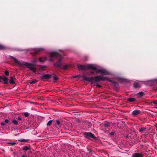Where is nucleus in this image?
<instances>
[{"mask_svg":"<svg viewBox=\"0 0 157 157\" xmlns=\"http://www.w3.org/2000/svg\"><path fill=\"white\" fill-rule=\"evenodd\" d=\"M78 67L79 69L83 70L89 69L95 72L96 75H98L99 73L105 75H107L109 74V72L103 69H99L98 67L96 65L91 64H88L86 65H78Z\"/></svg>","mask_w":157,"mask_h":157,"instance_id":"nucleus-1","label":"nucleus"},{"mask_svg":"<svg viewBox=\"0 0 157 157\" xmlns=\"http://www.w3.org/2000/svg\"><path fill=\"white\" fill-rule=\"evenodd\" d=\"M82 78L84 80L88 81L89 82H93L94 81H95L96 82H99L101 81L108 80L109 82L113 83L115 86H118V83H117L109 79L108 78L106 77H103L101 75L96 76L94 78L93 77H89L87 76H83Z\"/></svg>","mask_w":157,"mask_h":157,"instance_id":"nucleus-2","label":"nucleus"},{"mask_svg":"<svg viewBox=\"0 0 157 157\" xmlns=\"http://www.w3.org/2000/svg\"><path fill=\"white\" fill-rule=\"evenodd\" d=\"M11 57L17 65L21 67H22L23 66H25L29 68L30 70L32 71L33 72L35 73L36 72V68L35 67H32L33 65L32 64L26 62L18 61L17 59L13 56H11Z\"/></svg>","mask_w":157,"mask_h":157,"instance_id":"nucleus-3","label":"nucleus"},{"mask_svg":"<svg viewBox=\"0 0 157 157\" xmlns=\"http://www.w3.org/2000/svg\"><path fill=\"white\" fill-rule=\"evenodd\" d=\"M50 56L51 58V59H49L50 61H52L54 58L60 57V55L56 52L51 53Z\"/></svg>","mask_w":157,"mask_h":157,"instance_id":"nucleus-4","label":"nucleus"},{"mask_svg":"<svg viewBox=\"0 0 157 157\" xmlns=\"http://www.w3.org/2000/svg\"><path fill=\"white\" fill-rule=\"evenodd\" d=\"M55 65L58 67H59L60 68H64L65 69H66L67 68V65H65L64 66H63L62 65L61 63V59H60L58 62L56 63L55 64Z\"/></svg>","mask_w":157,"mask_h":157,"instance_id":"nucleus-5","label":"nucleus"},{"mask_svg":"<svg viewBox=\"0 0 157 157\" xmlns=\"http://www.w3.org/2000/svg\"><path fill=\"white\" fill-rule=\"evenodd\" d=\"M84 135L86 137L90 138V137L95 138L94 135L91 132H85L84 133Z\"/></svg>","mask_w":157,"mask_h":157,"instance_id":"nucleus-6","label":"nucleus"},{"mask_svg":"<svg viewBox=\"0 0 157 157\" xmlns=\"http://www.w3.org/2000/svg\"><path fill=\"white\" fill-rule=\"evenodd\" d=\"M132 157H143V155L141 153H135L132 155Z\"/></svg>","mask_w":157,"mask_h":157,"instance_id":"nucleus-7","label":"nucleus"},{"mask_svg":"<svg viewBox=\"0 0 157 157\" xmlns=\"http://www.w3.org/2000/svg\"><path fill=\"white\" fill-rule=\"evenodd\" d=\"M140 113V111L139 110H134L132 113L133 115L134 116H136L138 115Z\"/></svg>","mask_w":157,"mask_h":157,"instance_id":"nucleus-8","label":"nucleus"},{"mask_svg":"<svg viewBox=\"0 0 157 157\" xmlns=\"http://www.w3.org/2000/svg\"><path fill=\"white\" fill-rule=\"evenodd\" d=\"M2 80H3V81L4 82V83L6 84L7 83L8 81V78L6 77L4 78L2 77Z\"/></svg>","mask_w":157,"mask_h":157,"instance_id":"nucleus-9","label":"nucleus"},{"mask_svg":"<svg viewBox=\"0 0 157 157\" xmlns=\"http://www.w3.org/2000/svg\"><path fill=\"white\" fill-rule=\"evenodd\" d=\"M146 129V128L144 127H142L139 129V131L140 132L143 133L144 132Z\"/></svg>","mask_w":157,"mask_h":157,"instance_id":"nucleus-10","label":"nucleus"},{"mask_svg":"<svg viewBox=\"0 0 157 157\" xmlns=\"http://www.w3.org/2000/svg\"><path fill=\"white\" fill-rule=\"evenodd\" d=\"M9 82L10 83L13 84L15 83V82L14 81V80L13 78H12V77H11L10 79V80L9 81Z\"/></svg>","mask_w":157,"mask_h":157,"instance_id":"nucleus-11","label":"nucleus"},{"mask_svg":"<svg viewBox=\"0 0 157 157\" xmlns=\"http://www.w3.org/2000/svg\"><path fill=\"white\" fill-rule=\"evenodd\" d=\"M128 100L130 102H133L135 101V99L134 98H130L128 99Z\"/></svg>","mask_w":157,"mask_h":157,"instance_id":"nucleus-12","label":"nucleus"},{"mask_svg":"<svg viewBox=\"0 0 157 157\" xmlns=\"http://www.w3.org/2000/svg\"><path fill=\"white\" fill-rule=\"evenodd\" d=\"M43 77L44 78H48L50 77V75H49L46 74V75H44Z\"/></svg>","mask_w":157,"mask_h":157,"instance_id":"nucleus-13","label":"nucleus"},{"mask_svg":"<svg viewBox=\"0 0 157 157\" xmlns=\"http://www.w3.org/2000/svg\"><path fill=\"white\" fill-rule=\"evenodd\" d=\"M6 49V47L0 44V50H4Z\"/></svg>","mask_w":157,"mask_h":157,"instance_id":"nucleus-14","label":"nucleus"},{"mask_svg":"<svg viewBox=\"0 0 157 157\" xmlns=\"http://www.w3.org/2000/svg\"><path fill=\"white\" fill-rule=\"evenodd\" d=\"M52 120L49 121L47 123V126H48V125H51L52 123Z\"/></svg>","mask_w":157,"mask_h":157,"instance_id":"nucleus-15","label":"nucleus"},{"mask_svg":"<svg viewBox=\"0 0 157 157\" xmlns=\"http://www.w3.org/2000/svg\"><path fill=\"white\" fill-rule=\"evenodd\" d=\"M12 122L15 124H17L18 123L17 121L15 120H13L12 121Z\"/></svg>","mask_w":157,"mask_h":157,"instance_id":"nucleus-16","label":"nucleus"},{"mask_svg":"<svg viewBox=\"0 0 157 157\" xmlns=\"http://www.w3.org/2000/svg\"><path fill=\"white\" fill-rule=\"evenodd\" d=\"M134 88H136L139 87L138 84V83H135L134 84Z\"/></svg>","mask_w":157,"mask_h":157,"instance_id":"nucleus-17","label":"nucleus"},{"mask_svg":"<svg viewBox=\"0 0 157 157\" xmlns=\"http://www.w3.org/2000/svg\"><path fill=\"white\" fill-rule=\"evenodd\" d=\"M144 94V93L142 91L140 92L138 94V95H140L141 96H143Z\"/></svg>","mask_w":157,"mask_h":157,"instance_id":"nucleus-18","label":"nucleus"},{"mask_svg":"<svg viewBox=\"0 0 157 157\" xmlns=\"http://www.w3.org/2000/svg\"><path fill=\"white\" fill-rule=\"evenodd\" d=\"M57 124L59 126H60V122L59 120H57L56 121Z\"/></svg>","mask_w":157,"mask_h":157,"instance_id":"nucleus-19","label":"nucleus"},{"mask_svg":"<svg viewBox=\"0 0 157 157\" xmlns=\"http://www.w3.org/2000/svg\"><path fill=\"white\" fill-rule=\"evenodd\" d=\"M24 115L25 117H27L29 115V113L27 112H25L24 113Z\"/></svg>","mask_w":157,"mask_h":157,"instance_id":"nucleus-20","label":"nucleus"},{"mask_svg":"<svg viewBox=\"0 0 157 157\" xmlns=\"http://www.w3.org/2000/svg\"><path fill=\"white\" fill-rule=\"evenodd\" d=\"M21 142H26L27 140H26L24 139H21L18 140Z\"/></svg>","mask_w":157,"mask_h":157,"instance_id":"nucleus-21","label":"nucleus"},{"mask_svg":"<svg viewBox=\"0 0 157 157\" xmlns=\"http://www.w3.org/2000/svg\"><path fill=\"white\" fill-rule=\"evenodd\" d=\"M29 149V148L27 146H24L23 147V149L24 150H28Z\"/></svg>","mask_w":157,"mask_h":157,"instance_id":"nucleus-22","label":"nucleus"},{"mask_svg":"<svg viewBox=\"0 0 157 157\" xmlns=\"http://www.w3.org/2000/svg\"><path fill=\"white\" fill-rule=\"evenodd\" d=\"M36 82V80H33L30 82V83L31 84H32L33 83H35V82Z\"/></svg>","mask_w":157,"mask_h":157,"instance_id":"nucleus-23","label":"nucleus"},{"mask_svg":"<svg viewBox=\"0 0 157 157\" xmlns=\"http://www.w3.org/2000/svg\"><path fill=\"white\" fill-rule=\"evenodd\" d=\"M104 125L105 127H108V126H109V123H106Z\"/></svg>","mask_w":157,"mask_h":157,"instance_id":"nucleus-24","label":"nucleus"},{"mask_svg":"<svg viewBox=\"0 0 157 157\" xmlns=\"http://www.w3.org/2000/svg\"><path fill=\"white\" fill-rule=\"evenodd\" d=\"M53 78L54 80H57L58 79V77L56 76H54Z\"/></svg>","mask_w":157,"mask_h":157,"instance_id":"nucleus-25","label":"nucleus"},{"mask_svg":"<svg viewBox=\"0 0 157 157\" xmlns=\"http://www.w3.org/2000/svg\"><path fill=\"white\" fill-rule=\"evenodd\" d=\"M5 74L6 75L8 76L9 75V73L8 71H6L5 72Z\"/></svg>","mask_w":157,"mask_h":157,"instance_id":"nucleus-26","label":"nucleus"},{"mask_svg":"<svg viewBox=\"0 0 157 157\" xmlns=\"http://www.w3.org/2000/svg\"><path fill=\"white\" fill-rule=\"evenodd\" d=\"M39 60L41 62H44V60H42V59L41 58H40L39 59Z\"/></svg>","mask_w":157,"mask_h":157,"instance_id":"nucleus-27","label":"nucleus"},{"mask_svg":"<svg viewBox=\"0 0 157 157\" xmlns=\"http://www.w3.org/2000/svg\"><path fill=\"white\" fill-rule=\"evenodd\" d=\"M45 67V66H40V68L42 69L43 70V68H44Z\"/></svg>","mask_w":157,"mask_h":157,"instance_id":"nucleus-28","label":"nucleus"},{"mask_svg":"<svg viewBox=\"0 0 157 157\" xmlns=\"http://www.w3.org/2000/svg\"><path fill=\"white\" fill-rule=\"evenodd\" d=\"M5 122L6 123H8L9 122V121L8 119H6L5 120Z\"/></svg>","mask_w":157,"mask_h":157,"instance_id":"nucleus-29","label":"nucleus"},{"mask_svg":"<svg viewBox=\"0 0 157 157\" xmlns=\"http://www.w3.org/2000/svg\"><path fill=\"white\" fill-rule=\"evenodd\" d=\"M153 103L155 104H157V100H155L154 101Z\"/></svg>","mask_w":157,"mask_h":157,"instance_id":"nucleus-30","label":"nucleus"},{"mask_svg":"<svg viewBox=\"0 0 157 157\" xmlns=\"http://www.w3.org/2000/svg\"><path fill=\"white\" fill-rule=\"evenodd\" d=\"M1 124L2 126H4L5 125L4 122H2Z\"/></svg>","mask_w":157,"mask_h":157,"instance_id":"nucleus-31","label":"nucleus"},{"mask_svg":"<svg viewBox=\"0 0 157 157\" xmlns=\"http://www.w3.org/2000/svg\"><path fill=\"white\" fill-rule=\"evenodd\" d=\"M96 86H97V87H101V86L99 84H97L96 85Z\"/></svg>","mask_w":157,"mask_h":157,"instance_id":"nucleus-32","label":"nucleus"},{"mask_svg":"<svg viewBox=\"0 0 157 157\" xmlns=\"http://www.w3.org/2000/svg\"><path fill=\"white\" fill-rule=\"evenodd\" d=\"M110 134L112 135H113L114 134V132H111L110 133Z\"/></svg>","mask_w":157,"mask_h":157,"instance_id":"nucleus-33","label":"nucleus"},{"mask_svg":"<svg viewBox=\"0 0 157 157\" xmlns=\"http://www.w3.org/2000/svg\"><path fill=\"white\" fill-rule=\"evenodd\" d=\"M42 50V48H39V49H38V51H40L41 50Z\"/></svg>","mask_w":157,"mask_h":157,"instance_id":"nucleus-34","label":"nucleus"},{"mask_svg":"<svg viewBox=\"0 0 157 157\" xmlns=\"http://www.w3.org/2000/svg\"><path fill=\"white\" fill-rule=\"evenodd\" d=\"M18 120H21V117H18Z\"/></svg>","mask_w":157,"mask_h":157,"instance_id":"nucleus-35","label":"nucleus"},{"mask_svg":"<svg viewBox=\"0 0 157 157\" xmlns=\"http://www.w3.org/2000/svg\"><path fill=\"white\" fill-rule=\"evenodd\" d=\"M1 80H2V77L0 76V82H1Z\"/></svg>","mask_w":157,"mask_h":157,"instance_id":"nucleus-36","label":"nucleus"},{"mask_svg":"<svg viewBox=\"0 0 157 157\" xmlns=\"http://www.w3.org/2000/svg\"><path fill=\"white\" fill-rule=\"evenodd\" d=\"M12 145H14L15 144V143H12L10 144Z\"/></svg>","mask_w":157,"mask_h":157,"instance_id":"nucleus-37","label":"nucleus"},{"mask_svg":"<svg viewBox=\"0 0 157 157\" xmlns=\"http://www.w3.org/2000/svg\"><path fill=\"white\" fill-rule=\"evenodd\" d=\"M94 71H92L91 72V73L92 74H94Z\"/></svg>","mask_w":157,"mask_h":157,"instance_id":"nucleus-38","label":"nucleus"},{"mask_svg":"<svg viewBox=\"0 0 157 157\" xmlns=\"http://www.w3.org/2000/svg\"><path fill=\"white\" fill-rule=\"evenodd\" d=\"M21 157H26L24 155H22L21 156Z\"/></svg>","mask_w":157,"mask_h":157,"instance_id":"nucleus-39","label":"nucleus"},{"mask_svg":"<svg viewBox=\"0 0 157 157\" xmlns=\"http://www.w3.org/2000/svg\"><path fill=\"white\" fill-rule=\"evenodd\" d=\"M155 127L157 128V125H155Z\"/></svg>","mask_w":157,"mask_h":157,"instance_id":"nucleus-40","label":"nucleus"},{"mask_svg":"<svg viewBox=\"0 0 157 157\" xmlns=\"http://www.w3.org/2000/svg\"><path fill=\"white\" fill-rule=\"evenodd\" d=\"M155 108L157 109V107H155Z\"/></svg>","mask_w":157,"mask_h":157,"instance_id":"nucleus-41","label":"nucleus"}]
</instances>
